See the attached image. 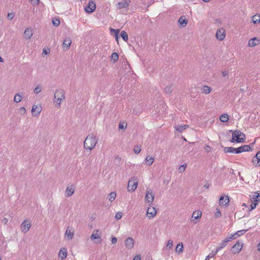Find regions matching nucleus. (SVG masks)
<instances>
[{
  "mask_svg": "<svg viewBox=\"0 0 260 260\" xmlns=\"http://www.w3.org/2000/svg\"><path fill=\"white\" fill-rule=\"evenodd\" d=\"M252 162L255 166H260V150L256 153L255 156L253 158Z\"/></svg>",
  "mask_w": 260,
  "mask_h": 260,
  "instance_id": "a211bd4d",
  "label": "nucleus"
},
{
  "mask_svg": "<svg viewBox=\"0 0 260 260\" xmlns=\"http://www.w3.org/2000/svg\"><path fill=\"white\" fill-rule=\"evenodd\" d=\"M145 160L148 162V166H151L154 161V158L151 156H148L146 157Z\"/></svg>",
  "mask_w": 260,
  "mask_h": 260,
  "instance_id": "f704fd0d",
  "label": "nucleus"
},
{
  "mask_svg": "<svg viewBox=\"0 0 260 260\" xmlns=\"http://www.w3.org/2000/svg\"><path fill=\"white\" fill-rule=\"evenodd\" d=\"M202 92L207 94L209 93L211 91V88L208 86L204 85L202 89Z\"/></svg>",
  "mask_w": 260,
  "mask_h": 260,
  "instance_id": "7c9ffc66",
  "label": "nucleus"
},
{
  "mask_svg": "<svg viewBox=\"0 0 260 260\" xmlns=\"http://www.w3.org/2000/svg\"><path fill=\"white\" fill-rule=\"evenodd\" d=\"M116 196V194L115 192H111L109 194V200L111 202L115 200Z\"/></svg>",
  "mask_w": 260,
  "mask_h": 260,
  "instance_id": "ea45409f",
  "label": "nucleus"
},
{
  "mask_svg": "<svg viewBox=\"0 0 260 260\" xmlns=\"http://www.w3.org/2000/svg\"><path fill=\"white\" fill-rule=\"evenodd\" d=\"M204 186V187H205L206 188H208L209 187V185H207V184L205 185Z\"/></svg>",
  "mask_w": 260,
  "mask_h": 260,
  "instance_id": "774afa93",
  "label": "nucleus"
},
{
  "mask_svg": "<svg viewBox=\"0 0 260 260\" xmlns=\"http://www.w3.org/2000/svg\"><path fill=\"white\" fill-rule=\"evenodd\" d=\"M110 31H111V32L112 34H114L115 35L116 40H117V41H118V34H119V29H114V28H111L110 29Z\"/></svg>",
  "mask_w": 260,
  "mask_h": 260,
  "instance_id": "72a5a7b5",
  "label": "nucleus"
},
{
  "mask_svg": "<svg viewBox=\"0 0 260 260\" xmlns=\"http://www.w3.org/2000/svg\"><path fill=\"white\" fill-rule=\"evenodd\" d=\"M225 37V30L223 28H219L216 33L217 39L222 41L224 39Z\"/></svg>",
  "mask_w": 260,
  "mask_h": 260,
  "instance_id": "f8f14e48",
  "label": "nucleus"
},
{
  "mask_svg": "<svg viewBox=\"0 0 260 260\" xmlns=\"http://www.w3.org/2000/svg\"><path fill=\"white\" fill-rule=\"evenodd\" d=\"M111 58L113 60V61L115 62L118 60L119 56L117 53L114 52L112 54Z\"/></svg>",
  "mask_w": 260,
  "mask_h": 260,
  "instance_id": "4c0bfd02",
  "label": "nucleus"
},
{
  "mask_svg": "<svg viewBox=\"0 0 260 260\" xmlns=\"http://www.w3.org/2000/svg\"><path fill=\"white\" fill-rule=\"evenodd\" d=\"M258 40H257L256 38H253L249 41L248 45L250 47H254L258 44Z\"/></svg>",
  "mask_w": 260,
  "mask_h": 260,
  "instance_id": "bb28decb",
  "label": "nucleus"
},
{
  "mask_svg": "<svg viewBox=\"0 0 260 260\" xmlns=\"http://www.w3.org/2000/svg\"><path fill=\"white\" fill-rule=\"evenodd\" d=\"M133 260H141V256L140 255H136Z\"/></svg>",
  "mask_w": 260,
  "mask_h": 260,
  "instance_id": "680f3d73",
  "label": "nucleus"
},
{
  "mask_svg": "<svg viewBox=\"0 0 260 260\" xmlns=\"http://www.w3.org/2000/svg\"><path fill=\"white\" fill-rule=\"evenodd\" d=\"M42 110L41 106L33 105L31 109V113L34 116H38Z\"/></svg>",
  "mask_w": 260,
  "mask_h": 260,
  "instance_id": "ddd939ff",
  "label": "nucleus"
},
{
  "mask_svg": "<svg viewBox=\"0 0 260 260\" xmlns=\"http://www.w3.org/2000/svg\"><path fill=\"white\" fill-rule=\"evenodd\" d=\"M126 128V125H124L123 123H120L119 124V129H125Z\"/></svg>",
  "mask_w": 260,
  "mask_h": 260,
  "instance_id": "13d9d810",
  "label": "nucleus"
},
{
  "mask_svg": "<svg viewBox=\"0 0 260 260\" xmlns=\"http://www.w3.org/2000/svg\"><path fill=\"white\" fill-rule=\"evenodd\" d=\"M205 149V150L207 152H209L210 151H211V148L208 145H207L204 148Z\"/></svg>",
  "mask_w": 260,
  "mask_h": 260,
  "instance_id": "6e6d98bb",
  "label": "nucleus"
},
{
  "mask_svg": "<svg viewBox=\"0 0 260 260\" xmlns=\"http://www.w3.org/2000/svg\"><path fill=\"white\" fill-rule=\"evenodd\" d=\"M243 247V244L237 242L232 247V253L236 254L238 253L241 250Z\"/></svg>",
  "mask_w": 260,
  "mask_h": 260,
  "instance_id": "4468645a",
  "label": "nucleus"
},
{
  "mask_svg": "<svg viewBox=\"0 0 260 260\" xmlns=\"http://www.w3.org/2000/svg\"><path fill=\"white\" fill-rule=\"evenodd\" d=\"M49 52H50V49H43V54L47 55V54H49Z\"/></svg>",
  "mask_w": 260,
  "mask_h": 260,
  "instance_id": "4d7b16f0",
  "label": "nucleus"
},
{
  "mask_svg": "<svg viewBox=\"0 0 260 260\" xmlns=\"http://www.w3.org/2000/svg\"><path fill=\"white\" fill-rule=\"evenodd\" d=\"M221 216V212L220 210L218 208L216 209V211L215 213V217L216 218H219Z\"/></svg>",
  "mask_w": 260,
  "mask_h": 260,
  "instance_id": "09e8293b",
  "label": "nucleus"
},
{
  "mask_svg": "<svg viewBox=\"0 0 260 260\" xmlns=\"http://www.w3.org/2000/svg\"><path fill=\"white\" fill-rule=\"evenodd\" d=\"M234 150V153H237V154H238V153H240V148L239 147L238 148H235V150Z\"/></svg>",
  "mask_w": 260,
  "mask_h": 260,
  "instance_id": "052dcab7",
  "label": "nucleus"
},
{
  "mask_svg": "<svg viewBox=\"0 0 260 260\" xmlns=\"http://www.w3.org/2000/svg\"><path fill=\"white\" fill-rule=\"evenodd\" d=\"M215 252V251H212V252H211V253H210V254H209L208 255H207L205 258V260H209L210 258L211 257H214L216 254H213V253Z\"/></svg>",
  "mask_w": 260,
  "mask_h": 260,
  "instance_id": "3c124183",
  "label": "nucleus"
},
{
  "mask_svg": "<svg viewBox=\"0 0 260 260\" xmlns=\"http://www.w3.org/2000/svg\"><path fill=\"white\" fill-rule=\"evenodd\" d=\"M188 127V125H177L175 126L177 131L181 133L183 130Z\"/></svg>",
  "mask_w": 260,
  "mask_h": 260,
  "instance_id": "cd10ccee",
  "label": "nucleus"
},
{
  "mask_svg": "<svg viewBox=\"0 0 260 260\" xmlns=\"http://www.w3.org/2000/svg\"><path fill=\"white\" fill-rule=\"evenodd\" d=\"M71 43L72 41L70 38H66L62 44V47L64 49L66 48V50H68L71 46Z\"/></svg>",
  "mask_w": 260,
  "mask_h": 260,
  "instance_id": "412c9836",
  "label": "nucleus"
},
{
  "mask_svg": "<svg viewBox=\"0 0 260 260\" xmlns=\"http://www.w3.org/2000/svg\"><path fill=\"white\" fill-rule=\"evenodd\" d=\"M173 246V241L171 240H169L167 244L166 247L168 249H171Z\"/></svg>",
  "mask_w": 260,
  "mask_h": 260,
  "instance_id": "49530a36",
  "label": "nucleus"
},
{
  "mask_svg": "<svg viewBox=\"0 0 260 260\" xmlns=\"http://www.w3.org/2000/svg\"><path fill=\"white\" fill-rule=\"evenodd\" d=\"M154 198V194L153 193L151 189H147L146 190L145 201L148 203H152Z\"/></svg>",
  "mask_w": 260,
  "mask_h": 260,
  "instance_id": "1a4fd4ad",
  "label": "nucleus"
},
{
  "mask_svg": "<svg viewBox=\"0 0 260 260\" xmlns=\"http://www.w3.org/2000/svg\"><path fill=\"white\" fill-rule=\"evenodd\" d=\"M0 62H4V59L1 56H0Z\"/></svg>",
  "mask_w": 260,
  "mask_h": 260,
  "instance_id": "69168bd1",
  "label": "nucleus"
},
{
  "mask_svg": "<svg viewBox=\"0 0 260 260\" xmlns=\"http://www.w3.org/2000/svg\"><path fill=\"white\" fill-rule=\"evenodd\" d=\"M14 101L16 103L20 102L21 101V96L19 93H17L15 95Z\"/></svg>",
  "mask_w": 260,
  "mask_h": 260,
  "instance_id": "58836bf2",
  "label": "nucleus"
},
{
  "mask_svg": "<svg viewBox=\"0 0 260 260\" xmlns=\"http://www.w3.org/2000/svg\"><path fill=\"white\" fill-rule=\"evenodd\" d=\"M257 205V203L252 202V203H251L250 209L249 210V211H252V210L256 208Z\"/></svg>",
  "mask_w": 260,
  "mask_h": 260,
  "instance_id": "8fccbe9b",
  "label": "nucleus"
},
{
  "mask_svg": "<svg viewBox=\"0 0 260 260\" xmlns=\"http://www.w3.org/2000/svg\"><path fill=\"white\" fill-rule=\"evenodd\" d=\"M74 230L72 228L68 226L65 233V238L68 240H72L74 237Z\"/></svg>",
  "mask_w": 260,
  "mask_h": 260,
  "instance_id": "9b49d317",
  "label": "nucleus"
},
{
  "mask_svg": "<svg viewBox=\"0 0 260 260\" xmlns=\"http://www.w3.org/2000/svg\"><path fill=\"white\" fill-rule=\"evenodd\" d=\"M183 246L182 243L179 244L177 245L176 248V252H177L179 253H182L183 252Z\"/></svg>",
  "mask_w": 260,
  "mask_h": 260,
  "instance_id": "473e14b6",
  "label": "nucleus"
},
{
  "mask_svg": "<svg viewBox=\"0 0 260 260\" xmlns=\"http://www.w3.org/2000/svg\"><path fill=\"white\" fill-rule=\"evenodd\" d=\"M156 214V210L154 207H148L147 215L149 218H152Z\"/></svg>",
  "mask_w": 260,
  "mask_h": 260,
  "instance_id": "2eb2a0df",
  "label": "nucleus"
},
{
  "mask_svg": "<svg viewBox=\"0 0 260 260\" xmlns=\"http://www.w3.org/2000/svg\"><path fill=\"white\" fill-rule=\"evenodd\" d=\"M121 37L124 41H125V42L127 41V40H128L127 34L124 30H122L121 32Z\"/></svg>",
  "mask_w": 260,
  "mask_h": 260,
  "instance_id": "c9c22d12",
  "label": "nucleus"
},
{
  "mask_svg": "<svg viewBox=\"0 0 260 260\" xmlns=\"http://www.w3.org/2000/svg\"><path fill=\"white\" fill-rule=\"evenodd\" d=\"M65 97L64 90L62 89H59L54 93V98L56 100L54 102L58 107H60L61 101L65 99Z\"/></svg>",
  "mask_w": 260,
  "mask_h": 260,
  "instance_id": "7ed1b4c3",
  "label": "nucleus"
},
{
  "mask_svg": "<svg viewBox=\"0 0 260 260\" xmlns=\"http://www.w3.org/2000/svg\"><path fill=\"white\" fill-rule=\"evenodd\" d=\"M96 5L95 2L93 0H90L88 4L84 8L87 13L90 14L95 11Z\"/></svg>",
  "mask_w": 260,
  "mask_h": 260,
  "instance_id": "423d86ee",
  "label": "nucleus"
},
{
  "mask_svg": "<svg viewBox=\"0 0 260 260\" xmlns=\"http://www.w3.org/2000/svg\"><path fill=\"white\" fill-rule=\"evenodd\" d=\"M90 239L91 240L99 239V241H94V243H100L101 242V233L99 230H94L90 236Z\"/></svg>",
  "mask_w": 260,
  "mask_h": 260,
  "instance_id": "0eeeda50",
  "label": "nucleus"
},
{
  "mask_svg": "<svg viewBox=\"0 0 260 260\" xmlns=\"http://www.w3.org/2000/svg\"><path fill=\"white\" fill-rule=\"evenodd\" d=\"M258 250L260 251V243L258 245Z\"/></svg>",
  "mask_w": 260,
  "mask_h": 260,
  "instance_id": "338daca9",
  "label": "nucleus"
},
{
  "mask_svg": "<svg viewBox=\"0 0 260 260\" xmlns=\"http://www.w3.org/2000/svg\"><path fill=\"white\" fill-rule=\"evenodd\" d=\"M138 182L137 179L135 177L131 178L128 182L127 190L128 191H134L138 186Z\"/></svg>",
  "mask_w": 260,
  "mask_h": 260,
  "instance_id": "20e7f679",
  "label": "nucleus"
},
{
  "mask_svg": "<svg viewBox=\"0 0 260 260\" xmlns=\"http://www.w3.org/2000/svg\"><path fill=\"white\" fill-rule=\"evenodd\" d=\"M222 74L223 76L225 77L228 75V72L226 71H224L222 72Z\"/></svg>",
  "mask_w": 260,
  "mask_h": 260,
  "instance_id": "0e129e2a",
  "label": "nucleus"
},
{
  "mask_svg": "<svg viewBox=\"0 0 260 260\" xmlns=\"http://www.w3.org/2000/svg\"><path fill=\"white\" fill-rule=\"evenodd\" d=\"M252 201H251L253 203H257V204L260 201V194L257 192H254L253 197L252 198Z\"/></svg>",
  "mask_w": 260,
  "mask_h": 260,
  "instance_id": "b1692460",
  "label": "nucleus"
},
{
  "mask_svg": "<svg viewBox=\"0 0 260 260\" xmlns=\"http://www.w3.org/2000/svg\"><path fill=\"white\" fill-rule=\"evenodd\" d=\"M141 147L140 146L137 145V146H136L134 149V152L136 154H138L141 151Z\"/></svg>",
  "mask_w": 260,
  "mask_h": 260,
  "instance_id": "c03bdc74",
  "label": "nucleus"
},
{
  "mask_svg": "<svg viewBox=\"0 0 260 260\" xmlns=\"http://www.w3.org/2000/svg\"><path fill=\"white\" fill-rule=\"evenodd\" d=\"M247 231L246 230H240L237 232L236 233H235L234 235H231V237H234V238H233V239H235L238 237L243 235Z\"/></svg>",
  "mask_w": 260,
  "mask_h": 260,
  "instance_id": "a878e982",
  "label": "nucleus"
},
{
  "mask_svg": "<svg viewBox=\"0 0 260 260\" xmlns=\"http://www.w3.org/2000/svg\"><path fill=\"white\" fill-rule=\"evenodd\" d=\"M178 23L182 26H185L187 23V20L186 19L185 16H182L179 18Z\"/></svg>",
  "mask_w": 260,
  "mask_h": 260,
  "instance_id": "393cba45",
  "label": "nucleus"
},
{
  "mask_svg": "<svg viewBox=\"0 0 260 260\" xmlns=\"http://www.w3.org/2000/svg\"><path fill=\"white\" fill-rule=\"evenodd\" d=\"M173 85L168 86L165 88V91L167 93H170L173 90Z\"/></svg>",
  "mask_w": 260,
  "mask_h": 260,
  "instance_id": "a19ab883",
  "label": "nucleus"
},
{
  "mask_svg": "<svg viewBox=\"0 0 260 260\" xmlns=\"http://www.w3.org/2000/svg\"><path fill=\"white\" fill-rule=\"evenodd\" d=\"M98 143L96 137L93 134L89 135L84 142V147L86 149L92 150Z\"/></svg>",
  "mask_w": 260,
  "mask_h": 260,
  "instance_id": "f257e3e1",
  "label": "nucleus"
},
{
  "mask_svg": "<svg viewBox=\"0 0 260 260\" xmlns=\"http://www.w3.org/2000/svg\"><path fill=\"white\" fill-rule=\"evenodd\" d=\"M2 222L4 223V224H7L8 222V218H4L2 220Z\"/></svg>",
  "mask_w": 260,
  "mask_h": 260,
  "instance_id": "e2e57ef3",
  "label": "nucleus"
},
{
  "mask_svg": "<svg viewBox=\"0 0 260 260\" xmlns=\"http://www.w3.org/2000/svg\"><path fill=\"white\" fill-rule=\"evenodd\" d=\"M134 240L133 238L128 237L125 241V245L128 249H132L134 247Z\"/></svg>",
  "mask_w": 260,
  "mask_h": 260,
  "instance_id": "f3484780",
  "label": "nucleus"
},
{
  "mask_svg": "<svg viewBox=\"0 0 260 260\" xmlns=\"http://www.w3.org/2000/svg\"><path fill=\"white\" fill-rule=\"evenodd\" d=\"M240 153L243 152L249 151L251 149V147L248 145H244L239 147Z\"/></svg>",
  "mask_w": 260,
  "mask_h": 260,
  "instance_id": "c85d7f7f",
  "label": "nucleus"
},
{
  "mask_svg": "<svg viewBox=\"0 0 260 260\" xmlns=\"http://www.w3.org/2000/svg\"><path fill=\"white\" fill-rule=\"evenodd\" d=\"M31 227V223L29 220L25 219L21 225V229L23 233H27Z\"/></svg>",
  "mask_w": 260,
  "mask_h": 260,
  "instance_id": "6e6552de",
  "label": "nucleus"
},
{
  "mask_svg": "<svg viewBox=\"0 0 260 260\" xmlns=\"http://www.w3.org/2000/svg\"><path fill=\"white\" fill-rule=\"evenodd\" d=\"M74 193V188L73 186H68L66 189V196L70 197Z\"/></svg>",
  "mask_w": 260,
  "mask_h": 260,
  "instance_id": "4be33fe9",
  "label": "nucleus"
},
{
  "mask_svg": "<svg viewBox=\"0 0 260 260\" xmlns=\"http://www.w3.org/2000/svg\"><path fill=\"white\" fill-rule=\"evenodd\" d=\"M31 3L34 6H37L39 3V0H31Z\"/></svg>",
  "mask_w": 260,
  "mask_h": 260,
  "instance_id": "603ef678",
  "label": "nucleus"
},
{
  "mask_svg": "<svg viewBox=\"0 0 260 260\" xmlns=\"http://www.w3.org/2000/svg\"><path fill=\"white\" fill-rule=\"evenodd\" d=\"M131 0H123L116 4L117 7L119 9H127L129 6Z\"/></svg>",
  "mask_w": 260,
  "mask_h": 260,
  "instance_id": "9d476101",
  "label": "nucleus"
},
{
  "mask_svg": "<svg viewBox=\"0 0 260 260\" xmlns=\"http://www.w3.org/2000/svg\"><path fill=\"white\" fill-rule=\"evenodd\" d=\"M122 213L120 212H117L116 215H115V218L117 219V220H119L122 217Z\"/></svg>",
  "mask_w": 260,
  "mask_h": 260,
  "instance_id": "de8ad7c7",
  "label": "nucleus"
},
{
  "mask_svg": "<svg viewBox=\"0 0 260 260\" xmlns=\"http://www.w3.org/2000/svg\"><path fill=\"white\" fill-rule=\"evenodd\" d=\"M202 216V212L199 210H196L192 213V217L191 218V221L193 222L194 223H196L197 221H194V219H198L200 218Z\"/></svg>",
  "mask_w": 260,
  "mask_h": 260,
  "instance_id": "dca6fc26",
  "label": "nucleus"
},
{
  "mask_svg": "<svg viewBox=\"0 0 260 260\" xmlns=\"http://www.w3.org/2000/svg\"><path fill=\"white\" fill-rule=\"evenodd\" d=\"M52 23L54 25L57 26L60 24V21L57 18H54L52 20Z\"/></svg>",
  "mask_w": 260,
  "mask_h": 260,
  "instance_id": "37998d69",
  "label": "nucleus"
},
{
  "mask_svg": "<svg viewBox=\"0 0 260 260\" xmlns=\"http://www.w3.org/2000/svg\"><path fill=\"white\" fill-rule=\"evenodd\" d=\"M186 165L185 164H184V165L180 166L179 168V169H178L179 172H184L186 169Z\"/></svg>",
  "mask_w": 260,
  "mask_h": 260,
  "instance_id": "a18cd8bd",
  "label": "nucleus"
},
{
  "mask_svg": "<svg viewBox=\"0 0 260 260\" xmlns=\"http://www.w3.org/2000/svg\"><path fill=\"white\" fill-rule=\"evenodd\" d=\"M117 241V239L116 237H113L111 240L112 244H115Z\"/></svg>",
  "mask_w": 260,
  "mask_h": 260,
  "instance_id": "bf43d9fd",
  "label": "nucleus"
},
{
  "mask_svg": "<svg viewBox=\"0 0 260 260\" xmlns=\"http://www.w3.org/2000/svg\"><path fill=\"white\" fill-rule=\"evenodd\" d=\"M234 150H235V148L233 147H225L224 149V152L225 153H234Z\"/></svg>",
  "mask_w": 260,
  "mask_h": 260,
  "instance_id": "e433bc0d",
  "label": "nucleus"
},
{
  "mask_svg": "<svg viewBox=\"0 0 260 260\" xmlns=\"http://www.w3.org/2000/svg\"><path fill=\"white\" fill-rule=\"evenodd\" d=\"M42 90V87L40 85H38L34 89V91L36 94L40 93Z\"/></svg>",
  "mask_w": 260,
  "mask_h": 260,
  "instance_id": "79ce46f5",
  "label": "nucleus"
},
{
  "mask_svg": "<svg viewBox=\"0 0 260 260\" xmlns=\"http://www.w3.org/2000/svg\"><path fill=\"white\" fill-rule=\"evenodd\" d=\"M14 17V14L12 13H8V18L10 20H12Z\"/></svg>",
  "mask_w": 260,
  "mask_h": 260,
  "instance_id": "864d4df0",
  "label": "nucleus"
},
{
  "mask_svg": "<svg viewBox=\"0 0 260 260\" xmlns=\"http://www.w3.org/2000/svg\"><path fill=\"white\" fill-rule=\"evenodd\" d=\"M20 112L21 114H24L25 113V112H26L25 108H24V107H21L20 109Z\"/></svg>",
  "mask_w": 260,
  "mask_h": 260,
  "instance_id": "5fc2aeb1",
  "label": "nucleus"
},
{
  "mask_svg": "<svg viewBox=\"0 0 260 260\" xmlns=\"http://www.w3.org/2000/svg\"><path fill=\"white\" fill-rule=\"evenodd\" d=\"M233 238H234L233 236L226 237L223 241H222L221 243L218 245L213 254H216L220 250L223 249L227 245L228 242L233 240Z\"/></svg>",
  "mask_w": 260,
  "mask_h": 260,
  "instance_id": "39448f33",
  "label": "nucleus"
},
{
  "mask_svg": "<svg viewBox=\"0 0 260 260\" xmlns=\"http://www.w3.org/2000/svg\"><path fill=\"white\" fill-rule=\"evenodd\" d=\"M232 142H236L237 143L244 142L245 140L246 136L245 134L239 130L234 131L232 134Z\"/></svg>",
  "mask_w": 260,
  "mask_h": 260,
  "instance_id": "f03ea898",
  "label": "nucleus"
},
{
  "mask_svg": "<svg viewBox=\"0 0 260 260\" xmlns=\"http://www.w3.org/2000/svg\"><path fill=\"white\" fill-rule=\"evenodd\" d=\"M33 33L31 29L27 28L24 31V36L25 39H29L32 36Z\"/></svg>",
  "mask_w": 260,
  "mask_h": 260,
  "instance_id": "5701e85b",
  "label": "nucleus"
},
{
  "mask_svg": "<svg viewBox=\"0 0 260 260\" xmlns=\"http://www.w3.org/2000/svg\"><path fill=\"white\" fill-rule=\"evenodd\" d=\"M67 256V250L64 248L60 249L58 257L60 258V260H63Z\"/></svg>",
  "mask_w": 260,
  "mask_h": 260,
  "instance_id": "aec40b11",
  "label": "nucleus"
},
{
  "mask_svg": "<svg viewBox=\"0 0 260 260\" xmlns=\"http://www.w3.org/2000/svg\"><path fill=\"white\" fill-rule=\"evenodd\" d=\"M220 120L223 122H225L229 120V116L227 114H222L220 117Z\"/></svg>",
  "mask_w": 260,
  "mask_h": 260,
  "instance_id": "2f4dec72",
  "label": "nucleus"
},
{
  "mask_svg": "<svg viewBox=\"0 0 260 260\" xmlns=\"http://www.w3.org/2000/svg\"><path fill=\"white\" fill-rule=\"evenodd\" d=\"M252 21L254 24H257L260 22V15H253L252 18Z\"/></svg>",
  "mask_w": 260,
  "mask_h": 260,
  "instance_id": "c756f323",
  "label": "nucleus"
},
{
  "mask_svg": "<svg viewBox=\"0 0 260 260\" xmlns=\"http://www.w3.org/2000/svg\"><path fill=\"white\" fill-rule=\"evenodd\" d=\"M229 202V199L228 196H221L219 200V204L220 206H224L227 205Z\"/></svg>",
  "mask_w": 260,
  "mask_h": 260,
  "instance_id": "6ab92c4d",
  "label": "nucleus"
}]
</instances>
